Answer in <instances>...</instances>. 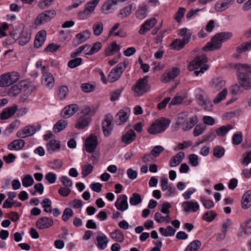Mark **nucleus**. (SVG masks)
I'll list each match as a JSON object with an SVG mask.
<instances>
[{
    "instance_id": "1",
    "label": "nucleus",
    "mask_w": 251,
    "mask_h": 251,
    "mask_svg": "<svg viewBox=\"0 0 251 251\" xmlns=\"http://www.w3.org/2000/svg\"><path fill=\"white\" fill-rule=\"evenodd\" d=\"M170 121L168 119H158L149 127L148 131L151 134H156L165 131L169 126Z\"/></svg>"
},
{
    "instance_id": "2",
    "label": "nucleus",
    "mask_w": 251,
    "mask_h": 251,
    "mask_svg": "<svg viewBox=\"0 0 251 251\" xmlns=\"http://www.w3.org/2000/svg\"><path fill=\"white\" fill-rule=\"evenodd\" d=\"M149 77V76H145L140 78L132 88L136 96H142L150 90V86L148 84Z\"/></svg>"
},
{
    "instance_id": "3",
    "label": "nucleus",
    "mask_w": 251,
    "mask_h": 251,
    "mask_svg": "<svg viewBox=\"0 0 251 251\" xmlns=\"http://www.w3.org/2000/svg\"><path fill=\"white\" fill-rule=\"evenodd\" d=\"M20 78V74L16 72L5 73L0 75V86L7 87L16 82Z\"/></svg>"
},
{
    "instance_id": "4",
    "label": "nucleus",
    "mask_w": 251,
    "mask_h": 251,
    "mask_svg": "<svg viewBox=\"0 0 251 251\" xmlns=\"http://www.w3.org/2000/svg\"><path fill=\"white\" fill-rule=\"evenodd\" d=\"M99 1L100 0H92L87 3L85 5L84 9L78 12L77 14L78 18L80 20H84L90 17L94 12Z\"/></svg>"
},
{
    "instance_id": "5",
    "label": "nucleus",
    "mask_w": 251,
    "mask_h": 251,
    "mask_svg": "<svg viewBox=\"0 0 251 251\" xmlns=\"http://www.w3.org/2000/svg\"><path fill=\"white\" fill-rule=\"evenodd\" d=\"M127 65L128 62L126 61H124L123 63H119L109 73L107 80L110 82H114L117 80L120 77L124 70L127 67Z\"/></svg>"
},
{
    "instance_id": "6",
    "label": "nucleus",
    "mask_w": 251,
    "mask_h": 251,
    "mask_svg": "<svg viewBox=\"0 0 251 251\" xmlns=\"http://www.w3.org/2000/svg\"><path fill=\"white\" fill-rule=\"evenodd\" d=\"M56 14L54 10H49L39 14L34 20V24L36 25L47 23L53 19Z\"/></svg>"
},
{
    "instance_id": "7",
    "label": "nucleus",
    "mask_w": 251,
    "mask_h": 251,
    "mask_svg": "<svg viewBox=\"0 0 251 251\" xmlns=\"http://www.w3.org/2000/svg\"><path fill=\"white\" fill-rule=\"evenodd\" d=\"M43 75L42 76V84L44 86L51 89L54 85V78L52 75L47 71V67L42 68Z\"/></svg>"
},
{
    "instance_id": "8",
    "label": "nucleus",
    "mask_w": 251,
    "mask_h": 251,
    "mask_svg": "<svg viewBox=\"0 0 251 251\" xmlns=\"http://www.w3.org/2000/svg\"><path fill=\"white\" fill-rule=\"evenodd\" d=\"M113 116L110 114L105 115L102 122V128L105 136H108L113 129Z\"/></svg>"
},
{
    "instance_id": "9",
    "label": "nucleus",
    "mask_w": 251,
    "mask_h": 251,
    "mask_svg": "<svg viewBox=\"0 0 251 251\" xmlns=\"http://www.w3.org/2000/svg\"><path fill=\"white\" fill-rule=\"evenodd\" d=\"M236 73L240 86L246 90H250L251 89V78L241 71L236 70Z\"/></svg>"
},
{
    "instance_id": "10",
    "label": "nucleus",
    "mask_w": 251,
    "mask_h": 251,
    "mask_svg": "<svg viewBox=\"0 0 251 251\" xmlns=\"http://www.w3.org/2000/svg\"><path fill=\"white\" fill-rule=\"evenodd\" d=\"M98 144V140L96 136L90 135L85 141V150L87 152L92 153L95 151Z\"/></svg>"
},
{
    "instance_id": "11",
    "label": "nucleus",
    "mask_w": 251,
    "mask_h": 251,
    "mask_svg": "<svg viewBox=\"0 0 251 251\" xmlns=\"http://www.w3.org/2000/svg\"><path fill=\"white\" fill-rule=\"evenodd\" d=\"M130 109L126 107L119 111L115 116V122L117 125H121L125 123L128 119Z\"/></svg>"
},
{
    "instance_id": "12",
    "label": "nucleus",
    "mask_w": 251,
    "mask_h": 251,
    "mask_svg": "<svg viewBox=\"0 0 251 251\" xmlns=\"http://www.w3.org/2000/svg\"><path fill=\"white\" fill-rule=\"evenodd\" d=\"M226 84L225 81L221 77H215L209 82V87L211 90L216 93L220 91Z\"/></svg>"
},
{
    "instance_id": "13",
    "label": "nucleus",
    "mask_w": 251,
    "mask_h": 251,
    "mask_svg": "<svg viewBox=\"0 0 251 251\" xmlns=\"http://www.w3.org/2000/svg\"><path fill=\"white\" fill-rule=\"evenodd\" d=\"M222 42L216 34L212 39L210 42L208 43L202 48V50L206 51L209 50H217L221 48Z\"/></svg>"
},
{
    "instance_id": "14",
    "label": "nucleus",
    "mask_w": 251,
    "mask_h": 251,
    "mask_svg": "<svg viewBox=\"0 0 251 251\" xmlns=\"http://www.w3.org/2000/svg\"><path fill=\"white\" fill-rule=\"evenodd\" d=\"M207 61V58L205 55L198 56L189 63L188 69L190 71L197 69Z\"/></svg>"
},
{
    "instance_id": "15",
    "label": "nucleus",
    "mask_w": 251,
    "mask_h": 251,
    "mask_svg": "<svg viewBox=\"0 0 251 251\" xmlns=\"http://www.w3.org/2000/svg\"><path fill=\"white\" fill-rule=\"evenodd\" d=\"M180 70L178 68H173L172 70L163 74L161 76V81L163 83H167L174 79L179 74Z\"/></svg>"
},
{
    "instance_id": "16",
    "label": "nucleus",
    "mask_w": 251,
    "mask_h": 251,
    "mask_svg": "<svg viewBox=\"0 0 251 251\" xmlns=\"http://www.w3.org/2000/svg\"><path fill=\"white\" fill-rule=\"evenodd\" d=\"M116 208L121 211H124L128 209L127 197L126 195H122L119 196L117 201L115 203Z\"/></svg>"
},
{
    "instance_id": "17",
    "label": "nucleus",
    "mask_w": 251,
    "mask_h": 251,
    "mask_svg": "<svg viewBox=\"0 0 251 251\" xmlns=\"http://www.w3.org/2000/svg\"><path fill=\"white\" fill-rule=\"evenodd\" d=\"M157 21L154 18H151L147 20L142 25L139 30V33L141 35L145 34L148 31L152 28L156 24Z\"/></svg>"
},
{
    "instance_id": "18",
    "label": "nucleus",
    "mask_w": 251,
    "mask_h": 251,
    "mask_svg": "<svg viewBox=\"0 0 251 251\" xmlns=\"http://www.w3.org/2000/svg\"><path fill=\"white\" fill-rule=\"evenodd\" d=\"M36 132V127L34 126H29L25 127L22 130L17 132L19 138H24L32 135Z\"/></svg>"
},
{
    "instance_id": "19",
    "label": "nucleus",
    "mask_w": 251,
    "mask_h": 251,
    "mask_svg": "<svg viewBox=\"0 0 251 251\" xmlns=\"http://www.w3.org/2000/svg\"><path fill=\"white\" fill-rule=\"evenodd\" d=\"M53 223V221L52 219L44 217L38 219L36 225L38 228L43 229L50 227L52 226Z\"/></svg>"
},
{
    "instance_id": "20",
    "label": "nucleus",
    "mask_w": 251,
    "mask_h": 251,
    "mask_svg": "<svg viewBox=\"0 0 251 251\" xmlns=\"http://www.w3.org/2000/svg\"><path fill=\"white\" fill-rule=\"evenodd\" d=\"M25 81H22L17 84L12 86L9 89L8 94L9 96L15 97L22 92L23 88L25 87Z\"/></svg>"
},
{
    "instance_id": "21",
    "label": "nucleus",
    "mask_w": 251,
    "mask_h": 251,
    "mask_svg": "<svg viewBox=\"0 0 251 251\" xmlns=\"http://www.w3.org/2000/svg\"><path fill=\"white\" fill-rule=\"evenodd\" d=\"M78 107L75 104H70L65 107L61 112V115L64 118H68L73 115L78 110Z\"/></svg>"
},
{
    "instance_id": "22",
    "label": "nucleus",
    "mask_w": 251,
    "mask_h": 251,
    "mask_svg": "<svg viewBox=\"0 0 251 251\" xmlns=\"http://www.w3.org/2000/svg\"><path fill=\"white\" fill-rule=\"evenodd\" d=\"M47 36V32L45 30L38 32L34 40V47L36 48L41 47L44 43Z\"/></svg>"
},
{
    "instance_id": "23",
    "label": "nucleus",
    "mask_w": 251,
    "mask_h": 251,
    "mask_svg": "<svg viewBox=\"0 0 251 251\" xmlns=\"http://www.w3.org/2000/svg\"><path fill=\"white\" fill-rule=\"evenodd\" d=\"M135 8L136 5L134 3L126 5L120 11L118 17L121 19H124L130 15L132 10H134Z\"/></svg>"
},
{
    "instance_id": "24",
    "label": "nucleus",
    "mask_w": 251,
    "mask_h": 251,
    "mask_svg": "<svg viewBox=\"0 0 251 251\" xmlns=\"http://www.w3.org/2000/svg\"><path fill=\"white\" fill-rule=\"evenodd\" d=\"M118 3V0H107L101 7V12L105 14L113 12L114 9L113 6Z\"/></svg>"
},
{
    "instance_id": "25",
    "label": "nucleus",
    "mask_w": 251,
    "mask_h": 251,
    "mask_svg": "<svg viewBox=\"0 0 251 251\" xmlns=\"http://www.w3.org/2000/svg\"><path fill=\"white\" fill-rule=\"evenodd\" d=\"M17 110V106L16 105L4 109L0 114V119L3 120L11 117Z\"/></svg>"
},
{
    "instance_id": "26",
    "label": "nucleus",
    "mask_w": 251,
    "mask_h": 251,
    "mask_svg": "<svg viewBox=\"0 0 251 251\" xmlns=\"http://www.w3.org/2000/svg\"><path fill=\"white\" fill-rule=\"evenodd\" d=\"M234 0H222L217 2L215 5V9L217 11L221 12L227 9L232 4Z\"/></svg>"
},
{
    "instance_id": "27",
    "label": "nucleus",
    "mask_w": 251,
    "mask_h": 251,
    "mask_svg": "<svg viewBox=\"0 0 251 251\" xmlns=\"http://www.w3.org/2000/svg\"><path fill=\"white\" fill-rule=\"evenodd\" d=\"M48 152L51 154L53 152L58 151L60 149L59 141L55 139H51L47 143Z\"/></svg>"
},
{
    "instance_id": "28",
    "label": "nucleus",
    "mask_w": 251,
    "mask_h": 251,
    "mask_svg": "<svg viewBox=\"0 0 251 251\" xmlns=\"http://www.w3.org/2000/svg\"><path fill=\"white\" fill-rule=\"evenodd\" d=\"M148 15V6L147 4L143 3L139 5L138 9L135 13L136 17L137 19L142 20Z\"/></svg>"
},
{
    "instance_id": "29",
    "label": "nucleus",
    "mask_w": 251,
    "mask_h": 251,
    "mask_svg": "<svg viewBox=\"0 0 251 251\" xmlns=\"http://www.w3.org/2000/svg\"><path fill=\"white\" fill-rule=\"evenodd\" d=\"M35 89V86L33 85H28L25 81V87L23 88L22 91L24 94L20 96V101L24 102L27 99L28 96Z\"/></svg>"
},
{
    "instance_id": "30",
    "label": "nucleus",
    "mask_w": 251,
    "mask_h": 251,
    "mask_svg": "<svg viewBox=\"0 0 251 251\" xmlns=\"http://www.w3.org/2000/svg\"><path fill=\"white\" fill-rule=\"evenodd\" d=\"M96 241L97 242V247L101 250L105 249L109 241V239L104 234L100 235H98L96 237Z\"/></svg>"
},
{
    "instance_id": "31",
    "label": "nucleus",
    "mask_w": 251,
    "mask_h": 251,
    "mask_svg": "<svg viewBox=\"0 0 251 251\" xmlns=\"http://www.w3.org/2000/svg\"><path fill=\"white\" fill-rule=\"evenodd\" d=\"M185 156L184 153L182 151L173 156L170 160L169 165L171 167H175L179 164Z\"/></svg>"
},
{
    "instance_id": "32",
    "label": "nucleus",
    "mask_w": 251,
    "mask_h": 251,
    "mask_svg": "<svg viewBox=\"0 0 251 251\" xmlns=\"http://www.w3.org/2000/svg\"><path fill=\"white\" fill-rule=\"evenodd\" d=\"M182 206L185 212L192 211L195 212L199 209V205L197 202L186 201L182 203Z\"/></svg>"
},
{
    "instance_id": "33",
    "label": "nucleus",
    "mask_w": 251,
    "mask_h": 251,
    "mask_svg": "<svg viewBox=\"0 0 251 251\" xmlns=\"http://www.w3.org/2000/svg\"><path fill=\"white\" fill-rule=\"evenodd\" d=\"M25 142L22 139H16L8 145V149L10 150H20L23 148Z\"/></svg>"
},
{
    "instance_id": "34",
    "label": "nucleus",
    "mask_w": 251,
    "mask_h": 251,
    "mask_svg": "<svg viewBox=\"0 0 251 251\" xmlns=\"http://www.w3.org/2000/svg\"><path fill=\"white\" fill-rule=\"evenodd\" d=\"M136 136L135 132L130 129L122 136V141L126 144H129L135 139Z\"/></svg>"
},
{
    "instance_id": "35",
    "label": "nucleus",
    "mask_w": 251,
    "mask_h": 251,
    "mask_svg": "<svg viewBox=\"0 0 251 251\" xmlns=\"http://www.w3.org/2000/svg\"><path fill=\"white\" fill-rule=\"evenodd\" d=\"M120 50V46L117 44L116 42H113L105 50L104 54L106 56H110L114 54V53L119 52Z\"/></svg>"
},
{
    "instance_id": "36",
    "label": "nucleus",
    "mask_w": 251,
    "mask_h": 251,
    "mask_svg": "<svg viewBox=\"0 0 251 251\" xmlns=\"http://www.w3.org/2000/svg\"><path fill=\"white\" fill-rule=\"evenodd\" d=\"M90 120L91 119L88 117L81 116L77 120L75 126L78 129H84L88 125Z\"/></svg>"
},
{
    "instance_id": "37",
    "label": "nucleus",
    "mask_w": 251,
    "mask_h": 251,
    "mask_svg": "<svg viewBox=\"0 0 251 251\" xmlns=\"http://www.w3.org/2000/svg\"><path fill=\"white\" fill-rule=\"evenodd\" d=\"M251 206V191H247L242 198V206L243 209H248Z\"/></svg>"
},
{
    "instance_id": "38",
    "label": "nucleus",
    "mask_w": 251,
    "mask_h": 251,
    "mask_svg": "<svg viewBox=\"0 0 251 251\" xmlns=\"http://www.w3.org/2000/svg\"><path fill=\"white\" fill-rule=\"evenodd\" d=\"M110 235L112 239L118 242H123L125 239L124 234L119 229H116L111 232Z\"/></svg>"
},
{
    "instance_id": "39",
    "label": "nucleus",
    "mask_w": 251,
    "mask_h": 251,
    "mask_svg": "<svg viewBox=\"0 0 251 251\" xmlns=\"http://www.w3.org/2000/svg\"><path fill=\"white\" fill-rule=\"evenodd\" d=\"M232 67L236 70L245 71L251 74V65L248 64L235 63L232 65Z\"/></svg>"
},
{
    "instance_id": "40",
    "label": "nucleus",
    "mask_w": 251,
    "mask_h": 251,
    "mask_svg": "<svg viewBox=\"0 0 251 251\" xmlns=\"http://www.w3.org/2000/svg\"><path fill=\"white\" fill-rule=\"evenodd\" d=\"M91 34V32L88 30H85L81 33L77 34L76 38L79 40L78 44L86 41L90 38Z\"/></svg>"
},
{
    "instance_id": "41",
    "label": "nucleus",
    "mask_w": 251,
    "mask_h": 251,
    "mask_svg": "<svg viewBox=\"0 0 251 251\" xmlns=\"http://www.w3.org/2000/svg\"><path fill=\"white\" fill-rule=\"evenodd\" d=\"M102 44L100 42H96L94 44L93 47L90 48L87 46V49L85 50V54L88 55H92L94 53L98 52L100 50Z\"/></svg>"
},
{
    "instance_id": "42",
    "label": "nucleus",
    "mask_w": 251,
    "mask_h": 251,
    "mask_svg": "<svg viewBox=\"0 0 251 251\" xmlns=\"http://www.w3.org/2000/svg\"><path fill=\"white\" fill-rule=\"evenodd\" d=\"M201 245V243L200 240H195L187 246L185 251H198Z\"/></svg>"
},
{
    "instance_id": "43",
    "label": "nucleus",
    "mask_w": 251,
    "mask_h": 251,
    "mask_svg": "<svg viewBox=\"0 0 251 251\" xmlns=\"http://www.w3.org/2000/svg\"><path fill=\"white\" fill-rule=\"evenodd\" d=\"M178 34L180 36L183 37L181 40L185 44H187L191 38V34L188 32V29L186 28H183L178 30Z\"/></svg>"
},
{
    "instance_id": "44",
    "label": "nucleus",
    "mask_w": 251,
    "mask_h": 251,
    "mask_svg": "<svg viewBox=\"0 0 251 251\" xmlns=\"http://www.w3.org/2000/svg\"><path fill=\"white\" fill-rule=\"evenodd\" d=\"M198 122V119L197 116L191 117L188 121L186 120L185 123V126L183 127V130H188L191 129Z\"/></svg>"
},
{
    "instance_id": "45",
    "label": "nucleus",
    "mask_w": 251,
    "mask_h": 251,
    "mask_svg": "<svg viewBox=\"0 0 251 251\" xmlns=\"http://www.w3.org/2000/svg\"><path fill=\"white\" fill-rule=\"evenodd\" d=\"M30 38V34L25 31H23L19 39V44L22 46L25 45L29 41Z\"/></svg>"
},
{
    "instance_id": "46",
    "label": "nucleus",
    "mask_w": 251,
    "mask_h": 251,
    "mask_svg": "<svg viewBox=\"0 0 251 251\" xmlns=\"http://www.w3.org/2000/svg\"><path fill=\"white\" fill-rule=\"evenodd\" d=\"M67 122L61 120L58 121L54 126L53 130L55 133H57L63 130L67 126Z\"/></svg>"
},
{
    "instance_id": "47",
    "label": "nucleus",
    "mask_w": 251,
    "mask_h": 251,
    "mask_svg": "<svg viewBox=\"0 0 251 251\" xmlns=\"http://www.w3.org/2000/svg\"><path fill=\"white\" fill-rule=\"evenodd\" d=\"M142 201L141 195L137 193H134L130 198L129 203L132 205H137L140 203Z\"/></svg>"
},
{
    "instance_id": "48",
    "label": "nucleus",
    "mask_w": 251,
    "mask_h": 251,
    "mask_svg": "<svg viewBox=\"0 0 251 251\" xmlns=\"http://www.w3.org/2000/svg\"><path fill=\"white\" fill-rule=\"evenodd\" d=\"M103 29V24L100 22H96L93 25L94 34L97 36H100L102 33Z\"/></svg>"
},
{
    "instance_id": "49",
    "label": "nucleus",
    "mask_w": 251,
    "mask_h": 251,
    "mask_svg": "<svg viewBox=\"0 0 251 251\" xmlns=\"http://www.w3.org/2000/svg\"><path fill=\"white\" fill-rule=\"evenodd\" d=\"M232 127L230 125L227 126H223L221 127L218 128L216 129V133L219 136H225L228 131L232 129Z\"/></svg>"
},
{
    "instance_id": "50",
    "label": "nucleus",
    "mask_w": 251,
    "mask_h": 251,
    "mask_svg": "<svg viewBox=\"0 0 251 251\" xmlns=\"http://www.w3.org/2000/svg\"><path fill=\"white\" fill-rule=\"evenodd\" d=\"M232 225V222L229 219H227L223 223L222 225V238H225L227 232V229L230 227Z\"/></svg>"
},
{
    "instance_id": "51",
    "label": "nucleus",
    "mask_w": 251,
    "mask_h": 251,
    "mask_svg": "<svg viewBox=\"0 0 251 251\" xmlns=\"http://www.w3.org/2000/svg\"><path fill=\"white\" fill-rule=\"evenodd\" d=\"M216 216L217 213L215 211H209L203 214L202 219L208 222H210L215 218Z\"/></svg>"
},
{
    "instance_id": "52",
    "label": "nucleus",
    "mask_w": 251,
    "mask_h": 251,
    "mask_svg": "<svg viewBox=\"0 0 251 251\" xmlns=\"http://www.w3.org/2000/svg\"><path fill=\"white\" fill-rule=\"evenodd\" d=\"M33 182V178L30 175H25L22 179L23 185L25 187H28L31 186Z\"/></svg>"
},
{
    "instance_id": "53",
    "label": "nucleus",
    "mask_w": 251,
    "mask_h": 251,
    "mask_svg": "<svg viewBox=\"0 0 251 251\" xmlns=\"http://www.w3.org/2000/svg\"><path fill=\"white\" fill-rule=\"evenodd\" d=\"M225 151L223 147L216 146L213 149V155L217 158H221L224 155Z\"/></svg>"
},
{
    "instance_id": "54",
    "label": "nucleus",
    "mask_w": 251,
    "mask_h": 251,
    "mask_svg": "<svg viewBox=\"0 0 251 251\" xmlns=\"http://www.w3.org/2000/svg\"><path fill=\"white\" fill-rule=\"evenodd\" d=\"M251 49V41L243 43L241 45L237 47L236 51L238 53L246 51Z\"/></svg>"
},
{
    "instance_id": "55",
    "label": "nucleus",
    "mask_w": 251,
    "mask_h": 251,
    "mask_svg": "<svg viewBox=\"0 0 251 251\" xmlns=\"http://www.w3.org/2000/svg\"><path fill=\"white\" fill-rule=\"evenodd\" d=\"M93 170V167L90 164H86L82 167V174L83 177H85L91 174Z\"/></svg>"
},
{
    "instance_id": "56",
    "label": "nucleus",
    "mask_w": 251,
    "mask_h": 251,
    "mask_svg": "<svg viewBox=\"0 0 251 251\" xmlns=\"http://www.w3.org/2000/svg\"><path fill=\"white\" fill-rule=\"evenodd\" d=\"M227 94V90L226 89H223L221 92H220L217 97L213 100V102L214 103H218L220 101H221L223 100L226 98V95Z\"/></svg>"
},
{
    "instance_id": "57",
    "label": "nucleus",
    "mask_w": 251,
    "mask_h": 251,
    "mask_svg": "<svg viewBox=\"0 0 251 251\" xmlns=\"http://www.w3.org/2000/svg\"><path fill=\"white\" fill-rule=\"evenodd\" d=\"M185 44L180 39H176L171 44V47L173 49L180 50L184 48Z\"/></svg>"
},
{
    "instance_id": "58",
    "label": "nucleus",
    "mask_w": 251,
    "mask_h": 251,
    "mask_svg": "<svg viewBox=\"0 0 251 251\" xmlns=\"http://www.w3.org/2000/svg\"><path fill=\"white\" fill-rule=\"evenodd\" d=\"M82 59L81 58H75L74 59H72L69 61L68 65L70 68H74L80 65Z\"/></svg>"
},
{
    "instance_id": "59",
    "label": "nucleus",
    "mask_w": 251,
    "mask_h": 251,
    "mask_svg": "<svg viewBox=\"0 0 251 251\" xmlns=\"http://www.w3.org/2000/svg\"><path fill=\"white\" fill-rule=\"evenodd\" d=\"M222 42H225L229 39L232 35L231 32H224L216 34Z\"/></svg>"
},
{
    "instance_id": "60",
    "label": "nucleus",
    "mask_w": 251,
    "mask_h": 251,
    "mask_svg": "<svg viewBox=\"0 0 251 251\" xmlns=\"http://www.w3.org/2000/svg\"><path fill=\"white\" fill-rule=\"evenodd\" d=\"M68 87L66 86H62L59 88L58 97L60 100H62L65 99L68 93Z\"/></svg>"
},
{
    "instance_id": "61",
    "label": "nucleus",
    "mask_w": 251,
    "mask_h": 251,
    "mask_svg": "<svg viewBox=\"0 0 251 251\" xmlns=\"http://www.w3.org/2000/svg\"><path fill=\"white\" fill-rule=\"evenodd\" d=\"M186 115L183 114L179 115L177 121V125L183 130V127L185 126V123L186 122Z\"/></svg>"
},
{
    "instance_id": "62",
    "label": "nucleus",
    "mask_w": 251,
    "mask_h": 251,
    "mask_svg": "<svg viewBox=\"0 0 251 251\" xmlns=\"http://www.w3.org/2000/svg\"><path fill=\"white\" fill-rule=\"evenodd\" d=\"M73 215V210L70 208H66L63 212L62 220L66 222L69 219L70 217H72Z\"/></svg>"
},
{
    "instance_id": "63",
    "label": "nucleus",
    "mask_w": 251,
    "mask_h": 251,
    "mask_svg": "<svg viewBox=\"0 0 251 251\" xmlns=\"http://www.w3.org/2000/svg\"><path fill=\"white\" fill-rule=\"evenodd\" d=\"M185 11L186 10L184 8L180 7L178 9L175 15V19L177 22H179L182 18L183 17Z\"/></svg>"
},
{
    "instance_id": "64",
    "label": "nucleus",
    "mask_w": 251,
    "mask_h": 251,
    "mask_svg": "<svg viewBox=\"0 0 251 251\" xmlns=\"http://www.w3.org/2000/svg\"><path fill=\"white\" fill-rule=\"evenodd\" d=\"M164 149L161 146H156L151 151V154L154 157H157L164 151Z\"/></svg>"
}]
</instances>
